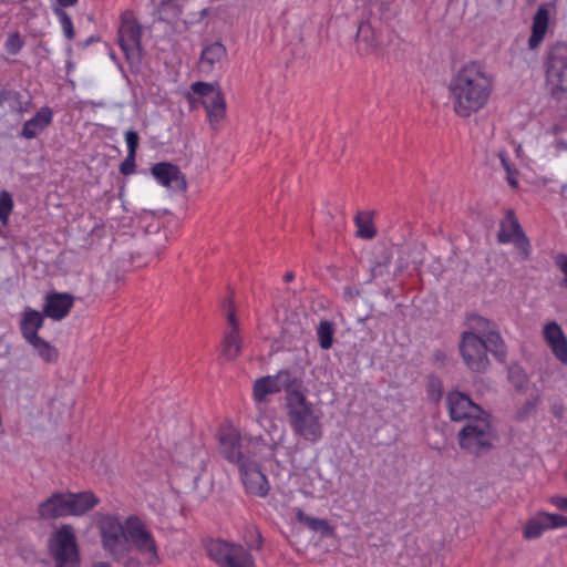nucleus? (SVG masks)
<instances>
[{
    "label": "nucleus",
    "instance_id": "nucleus-1",
    "mask_svg": "<svg viewBox=\"0 0 567 567\" xmlns=\"http://www.w3.org/2000/svg\"><path fill=\"white\" fill-rule=\"evenodd\" d=\"M494 76L483 63L472 60L464 63L451 78L449 85L453 109L460 117H470L483 109L493 92Z\"/></svg>",
    "mask_w": 567,
    "mask_h": 567
},
{
    "label": "nucleus",
    "instance_id": "nucleus-2",
    "mask_svg": "<svg viewBox=\"0 0 567 567\" xmlns=\"http://www.w3.org/2000/svg\"><path fill=\"white\" fill-rule=\"evenodd\" d=\"M302 369L292 367L279 370L275 375H265L254 382L252 396L257 403L266 401L269 394L285 392V408L301 403L307 398Z\"/></svg>",
    "mask_w": 567,
    "mask_h": 567
},
{
    "label": "nucleus",
    "instance_id": "nucleus-3",
    "mask_svg": "<svg viewBox=\"0 0 567 567\" xmlns=\"http://www.w3.org/2000/svg\"><path fill=\"white\" fill-rule=\"evenodd\" d=\"M491 413L471 417L457 433L460 449L474 457H482L496 447L498 436L491 423Z\"/></svg>",
    "mask_w": 567,
    "mask_h": 567
},
{
    "label": "nucleus",
    "instance_id": "nucleus-4",
    "mask_svg": "<svg viewBox=\"0 0 567 567\" xmlns=\"http://www.w3.org/2000/svg\"><path fill=\"white\" fill-rule=\"evenodd\" d=\"M217 439L219 454L237 467L249 458L257 457L262 447L267 446L261 435L241 436L240 431L234 426L220 427Z\"/></svg>",
    "mask_w": 567,
    "mask_h": 567
},
{
    "label": "nucleus",
    "instance_id": "nucleus-5",
    "mask_svg": "<svg viewBox=\"0 0 567 567\" xmlns=\"http://www.w3.org/2000/svg\"><path fill=\"white\" fill-rule=\"evenodd\" d=\"M143 28L133 10H125L120 17L117 43L125 55L130 71L138 74L142 71L144 49L142 45Z\"/></svg>",
    "mask_w": 567,
    "mask_h": 567
},
{
    "label": "nucleus",
    "instance_id": "nucleus-6",
    "mask_svg": "<svg viewBox=\"0 0 567 567\" xmlns=\"http://www.w3.org/2000/svg\"><path fill=\"white\" fill-rule=\"evenodd\" d=\"M543 69L550 96L561 101L567 93V42L557 40L547 47Z\"/></svg>",
    "mask_w": 567,
    "mask_h": 567
},
{
    "label": "nucleus",
    "instance_id": "nucleus-7",
    "mask_svg": "<svg viewBox=\"0 0 567 567\" xmlns=\"http://www.w3.org/2000/svg\"><path fill=\"white\" fill-rule=\"evenodd\" d=\"M47 547L55 567H80V547L72 525L64 524L55 529L48 538Z\"/></svg>",
    "mask_w": 567,
    "mask_h": 567
},
{
    "label": "nucleus",
    "instance_id": "nucleus-8",
    "mask_svg": "<svg viewBox=\"0 0 567 567\" xmlns=\"http://www.w3.org/2000/svg\"><path fill=\"white\" fill-rule=\"evenodd\" d=\"M286 413L293 433L310 443H317L323 435L320 416L313 404L306 398L301 403L286 406Z\"/></svg>",
    "mask_w": 567,
    "mask_h": 567
},
{
    "label": "nucleus",
    "instance_id": "nucleus-9",
    "mask_svg": "<svg viewBox=\"0 0 567 567\" xmlns=\"http://www.w3.org/2000/svg\"><path fill=\"white\" fill-rule=\"evenodd\" d=\"M126 532L131 549L135 548L144 558L145 565L156 567L162 564L157 544L146 525L137 515L126 518Z\"/></svg>",
    "mask_w": 567,
    "mask_h": 567
},
{
    "label": "nucleus",
    "instance_id": "nucleus-10",
    "mask_svg": "<svg viewBox=\"0 0 567 567\" xmlns=\"http://www.w3.org/2000/svg\"><path fill=\"white\" fill-rule=\"evenodd\" d=\"M458 351L464 364L474 373H486L491 361L486 352V344L481 336L473 331H463L458 342Z\"/></svg>",
    "mask_w": 567,
    "mask_h": 567
},
{
    "label": "nucleus",
    "instance_id": "nucleus-11",
    "mask_svg": "<svg viewBox=\"0 0 567 567\" xmlns=\"http://www.w3.org/2000/svg\"><path fill=\"white\" fill-rule=\"evenodd\" d=\"M499 244L513 243L519 250L522 258L528 260L530 257V241L524 233L514 209H507L505 217L501 220L497 233Z\"/></svg>",
    "mask_w": 567,
    "mask_h": 567
},
{
    "label": "nucleus",
    "instance_id": "nucleus-12",
    "mask_svg": "<svg viewBox=\"0 0 567 567\" xmlns=\"http://www.w3.org/2000/svg\"><path fill=\"white\" fill-rule=\"evenodd\" d=\"M446 405L450 419L453 422L471 421L476 414L488 413L481 405L475 403L467 393L452 390L446 394Z\"/></svg>",
    "mask_w": 567,
    "mask_h": 567
},
{
    "label": "nucleus",
    "instance_id": "nucleus-13",
    "mask_svg": "<svg viewBox=\"0 0 567 567\" xmlns=\"http://www.w3.org/2000/svg\"><path fill=\"white\" fill-rule=\"evenodd\" d=\"M238 471L248 494L259 497H266L269 494L270 485L268 478L261 471V466L256 461V457H251L243 463Z\"/></svg>",
    "mask_w": 567,
    "mask_h": 567
},
{
    "label": "nucleus",
    "instance_id": "nucleus-14",
    "mask_svg": "<svg viewBox=\"0 0 567 567\" xmlns=\"http://www.w3.org/2000/svg\"><path fill=\"white\" fill-rule=\"evenodd\" d=\"M153 177L164 187L178 192L187 189V181L181 168L171 162L155 163L151 167Z\"/></svg>",
    "mask_w": 567,
    "mask_h": 567
},
{
    "label": "nucleus",
    "instance_id": "nucleus-15",
    "mask_svg": "<svg viewBox=\"0 0 567 567\" xmlns=\"http://www.w3.org/2000/svg\"><path fill=\"white\" fill-rule=\"evenodd\" d=\"M37 513L42 519H58L71 516L66 492H54L38 505Z\"/></svg>",
    "mask_w": 567,
    "mask_h": 567
},
{
    "label": "nucleus",
    "instance_id": "nucleus-16",
    "mask_svg": "<svg viewBox=\"0 0 567 567\" xmlns=\"http://www.w3.org/2000/svg\"><path fill=\"white\" fill-rule=\"evenodd\" d=\"M74 298L68 292H50L45 296L42 312L53 320L64 319L73 307Z\"/></svg>",
    "mask_w": 567,
    "mask_h": 567
},
{
    "label": "nucleus",
    "instance_id": "nucleus-17",
    "mask_svg": "<svg viewBox=\"0 0 567 567\" xmlns=\"http://www.w3.org/2000/svg\"><path fill=\"white\" fill-rule=\"evenodd\" d=\"M551 7H555L554 2L542 3L533 17L532 32L528 39V48L530 50H536L545 39Z\"/></svg>",
    "mask_w": 567,
    "mask_h": 567
},
{
    "label": "nucleus",
    "instance_id": "nucleus-18",
    "mask_svg": "<svg viewBox=\"0 0 567 567\" xmlns=\"http://www.w3.org/2000/svg\"><path fill=\"white\" fill-rule=\"evenodd\" d=\"M44 318L43 312L32 309L31 307H24L19 328L21 336L28 343L40 338L38 332L44 324Z\"/></svg>",
    "mask_w": 567,
    "mask_h": 567
},
{
    "label": "nucleus",
    "instance_id": "nucleus-19",
    "mask_svg": "<svg viewBox=\"0 0 567 567\" xmlns=\"http://www.w3.org/2000/svg\"><path fill=\"white\" fill-rule=\"evenodd\" d=\"M71 516L80 517L92 511L100 504V498L92 491H66Z\"/></svg>",
    "mask_w": 567,
    "mask_h": 567
},
{
    "label": "nucleus",
    "instance_id": "nucleus-20",
    "mask_svg": "<svg viewBox=\"0 0 567 567\" xmlns=\"http://www.w3.org/2000/svg\"><path fill=\"white\" fill-rule=\"evenodd\" d=\"M102 548L113 561L123 560L131 553L126 528L101 540Z\"/></svg>",
    "mask_w": 567,
    "mask_h": 567
},
{
    "label": "nucleus",
    "instance_id": "nucleus-21",
    "mask_svg": "<svg viewBox=\"0 0 567 567\" xmlns=\"http://www.w3.org/2000/svg\"><path fill=\"white\" fill-rule=\"evenodd\" d=\"M544 336L555 357L567 364V338L561 327L556 322H549L544 328Z\"/></svg>",
    "mask_w": 567,
    "mask_h": 567
},
{
    "label": "nucleus",
    "instance_id": "nucleus-22",
    "mask_svg": "<svg viewBox=\"0 0 567 567\" xmlns=\"http://www.w3.org/2000/svg\"><path fill=\"white\" fill-rule=\"evenodd\" d=\"M355 41L358 51L361 54H370L374 52L382 43L380 34L369 20L362 21L357 31Z\"/></svg>",
    "mask_w": 567,
    "mask_h": 567
},
{
    "label": "nucleus",
    "instance_id": "nucleus-23",
    "mask_svg": "<svg viewBox=\"0 0 567 567\" xmlns=\"http://www.w3.org/2000/svg\"><path fill=\"white\" fill-rule=\"evenodd\" d=\"M53 118V111L49 106L41 107L33 117L28 120L20 132V136L31 140L37 137L44 128H47Z\"/></svg>",
    "mask_w": 567,
    "mask_h": 567
},
{
    "label": "nucleus",
    "instance_id": "nucleus-24",
    "mask_svg": "<svg viewBox=\"0 0 567 567\" xmlns=\"http://www.w3.org/2000/svg\"><path fill=\"white\" fill-rule=\"evenodd\" d=\"M202 106L207 112V118L212 127L225 117L226 115V100L223 91L218 86L214 93L200 101Z\"/></svg>",
    "mask_w": 567,
    "mask_h": 567
},
{
    "label": "nucleus",
    "instance_id": "nucleus-25",
    "mask_svg": "<svg viewBox=\"0 0 567 567\" xmlns=\"http://www.w3.org/2000/svg\"><path fill=\"white\" fill-rule=\"evenodd\" d=\"M226 47L219 41H215L205 45L202 50L198 61L199 70L204 73L212 72L215 68V64L219 63L221 59L226 56Z\"/></svg>",
    "mask_w": 567,
    "mask_h": 567
},
{
    "label": "nucleus",
    "instance_id": "nucleus-26",
    "mask_svg": "<svg viewBox=\"0 0 567 567\" xmlns=\"http://www.w3.org/2000/svg\"><path fill=\"white\" fill-rule=\"evenodd\" d=\"M235 546L236 545H230L220 539H210L205 544V549L212 560H214L220 567H225L228 560H231Z\"/></svg>",
    "mask_w": 567,
    "mask_h": 567
},
{
    "label": "nucleus",
    "instance_id": "nucleus-27",
    "mask_svg": "<svg viewBox=\"0 0 567 567\" xmlns=\"http://www.w3.org/2000/svg\"><path fill=\"white\" fill-rule=\"evenodd\" d=\"M486 344V352L499 362L506 363L507 360V346L497 329L488 331L486 336H481Z\"/></svg>",
    "mask_w": 567,
    "mask_h": 567
},
{
    "label": "nucleus",
    "instance_id": "nucleus-28",
    "mask_svg": "<svg viewBox=\"0 0 567 567\" xmlns=\"http://www.w3.org/2000/svg\"><path fill=\"white\" fill-rule=\"evenodd\" d=\"M296 519L312 532L320 533L322 537H331L334 534V527L327 519L309 516L300 508L296 509Z\"/></svg>",
    "mask_w": 567,
    "mask_h": 567
},
{
    "label": "nucleus",
    "instance_id": "nucleus-29",
    "mask_svg": "<svg viewBox=\"0 0 567 567\" xmlns=\"http://www.w3.org/2000/svg\"><path fill=\"white\" fill-rule=\"evenodd\" d=\"M546 530L549 528L545 519V511H539L527 519L523 528V537L528 540L538 539Z\"/></svg>",
    "mask_w": 567,
    "mask_h": 567
},
{
    "label": "nucleus",
    "instance_id": "nucleus-30",
    "mask_svg": "<svg viewBox=\"0 0 567 567\" xmlns=\"http://www.w3.org/2000/svg\"><path fill=\"white\" fill-rule=\"evenodd\" d=\"M96 527L99 529L100 538L103 540L111 535H115L125 529V524L123 525L116 515L100 514Z\"/></svg>",
    "mask_w": 567,
    "mask_h": 567
},
{
    "label": "nucleus",
    "instance_id": "nucleus-31",
    "mask_svg": "<svg viewBox=\"0 0 567 567\" xmlns=\"http://www.w3.org/2000/svg\"><path fill=\"white\" fill-rule=\"evenodd\" d=\"M243 340L240 333H224L221 341V354L228 361L236 360L241 352Z\"/></svg>",
    "mask_w": 567,
    "mask_h": 567
},
{
    "label": "nucleus",
    "instance_id": "nucleus-32",
    "mask_svg": "<svg viewBox=\"0 0 567 567\" xmlns=\"http://www.w3.org/2000/svg\"><path fill=\"white\" fill-rule=\"evenodd\" d=\"M507 380L517 393H525L529 382L525 369L518 363H513L507 368Z\"/></svg>",
    "mask_w": 567,
    "mask_h": 567
},
{
    "label": "nucleus",
    "instance_id": "nucleus-33",
    "mask_svg": "<svg viewBox=\"0 0 567 567\" xmlns=\"http://www.w3.org/2000/svg\"><path fill=\"white\" fill-rule=\"evenodd\" d=\"M354 224L358 228L357 235L359 237L372 239L377 236V229L372 220V213H358L354 217Z\"/></svg>",
    "mask_w": 567,
    "mask_h": 567
},
{
    "label": "nucleus",
    "instance_id": "nucleus-34",
    "mask_svg": "<svg viewBox=\"0 0 567 567\" xmlns=\"http://www.w3.org/2000/svg\"><path fill=\"white\" fill-rule=\"evenodd\" d=\"M466 323L470 327L468 331H473L478 336H486L488 331L497 328L495 322L477 313H467Z\"/></svg>",
    "mask_w": 567,
    "mask_h": 567
},
{
    "label": "nucleus",
    "instance_id": "nucleus-35",
    "mask_svg": "<svg viewBox=\"0 0 567 567\" xmlns=\"http://www.w3.org/2000/svg\"><path fill=\"white\" fill-rule=\"evenodd\" d=\"M29 344L35 349L38 355L45 363H55L59 360V350L43 338L40 337Z\"/></svg>",
    "mask_w": 567,
    "mask_h": 567
},
{
    "label": "nucleus",
    "instance_id": "nucleus-36",
    "mask_svg": "<svg viewBox=\"0 0 567 567\" xmlns=\"http://www.w3.org/2000/svg\"><path fill=\"white\" fill-rule=\"evenodd\" d=\"M334 323L329 320H321L317 327V337L319 347L322 350H329L334 342Z\"/></svg>",
    "mask_w": 567,
    "mask_h": 567
},
{
    "label": "nucleus",
    "instance_id": "nucleus-37",
    "mask_svg": "<svg viewBox=\"0 0 567 567\" xmlns=\"http://www.w3.org/2000/svg\"><path fill=\"white\" fill-rule=\"evenodd\" d=\"M540 402H542V396L538 392L536 394L530 395V398H528L524 402V404L516 410L515 416H514L515 420L517 422H523V421H526L527 419H529L530 416L535 415Z\"/></svg>",
    "mask_w": 567,
    "mask_h": 567
},
{
    "label": "nucleus",
    "instance_id": "nucleus-38",
    "mask_svg": "<svg viewBox=\"0 0 567 567\" xmlns=\"http://www.w3.org/2000/svg\"><path fill=\"white\" fill-rule=\"evenodd\" d=\"M225 567H255V559L241 545L235 546V551L231 555V560Z\"/></svg>",
    "mask_w": 567,
    "mask_h": 567
},
{
    "label": "nucleus",
    "instance_id": "nucleus-39",
    "mask_svg": "<svg viewBox=\"0 0 567 567\" xmlns=\"http://www.w3.org/2000/svg\"><path fill=\"white\" fill-rule=\"evenodd\" d=\"M426 396L433 403H439L443 396V383L439 375L431 373L426 380Z\"/></svg>",
    "mask_w": 567,
    "mask_h": 567
},
{
    "label": "nucleus",
    "instance_id": "nucleus-40",
    "mask_svg": "<svg viewBox=\"0 0 567 567\" xmlns=\"http://www.w3.org/2000/svg\"><path fill=\"white\" fill-rule=\"evenodd\" d=\"M16 553L27 564L35 565L38 563H47L44 559H40L34 545L30 543H19L16 546Z\"/></svg>",
    "mask_w": 567,
    "mask_h": 567
},
{
    "label": "nucleus",
    "instance_id": "nucleus-41",
    "mask_svg": "<svg viewBox=\"0 0 567 567\" xmlns=\"http://www.w3.org/2000/svg\"><path fill=\"white\" fill-rule=\"evenodd\" d=\"M53 13L59 18L64 37L71 41L75 38V30L70 14L60 7H52Z\"/></svg>",
    "mask_w": 567,
    "mask_h": 567
},
{
    "label": "nucleus",
    "instance_id": "nucleus-42",
    "mask_svg": "<svg viewBox=\"0 0 567 567\" xmlns=\"http://www.w3.org/2000/svg\"><path fill=\"white\" fill-rule=\"evenodd\" d=\"M245 544L249 550H260L264 544L261 532L256 526H250L245 530Z\"/></svg>",
    "mask_w": 567,
    "mask_h": 567
},
{
    "label": "nucleus",
    "instance_id": "nucleus-43",
    "mask_svg": "<svg viewBox=\"0 0 567 567\" xmlns=\"http://www.w3.org/2000/svg\"><path fill=\"white\" fill-rule=\"evenodd\" d=\"M13 206L14 203L12 195L8 190L2 189L0 192V221L3 225L8 224L9 217L13 210Z\"/></svg>",
    "mask_w": 567,
    "mask_h": 567
},
{
    "label": "nucleus",
    "instance_id": "nucleus-44",
    "mask_svg": "<svg viewBox=\"0 0 567 567\" xmlns=\"http://www.w3.org/2000/svg\"><path fill=\"white\" fill-rule=\"evenodd\" d=\"M24 43H25L24 39L21 37V34L18 31H16L8 35V38L4 42V49L9 54L16 55L24 47Z\"/></svg>",
    "mask_w": 567,
    "mask_h": 567
},
{
    "label": "nucleus",
    "instance_id": "nucleus-45",
    "mask_svg": "<svg viewBox=\"0 0 567 567\" xmlns=\"http://www.w3.org/2000/svg\"><path fill=\"white\" fill-rule=\"evenodd\" d=\"M219 84L217 82L215 83H208V82H202L197 81L194 82L190 85L193 94L197 95L202 101L203 99L209 96V93H214L215 89H217Z\"/></svg>",
    "mask_w": 567,
    "mask_h": 567
},
{
    "label": "nucleus",
    "instance_id": "nucleus-46",
    "mask_svg": "<svg viewBox=\"0 0 567 567\" xmlns=\"http://www.w3.org/2000/svg\"><path fill=\"white\" fill-rule=\"evenodd\" d=\"M545 519L547 520L549 529L567 527V516L561 514L545 512Z\"/></svg>",
    "mask_w": 567,
    "mask_h": 567
},
{
    "label": "nucleus",
    "instance_id": "nucleus-47",
    "mask_svg": "<svg viewBox=\"0 0 567 567\" xmlns=\"http://www.w3.org/2000/svg\"><path fill=\"white\" fill-rule=\"evenodd\" d=\"M550 413L558 420L561 421L565 414V404L560 396H551L548 400Z\"/></svg>",
    "mask_w": 567,
    "mask_h": 567
},
{
    "label": "nucleus",
    "instance_id": "nucleus-48",
    "mask_svg": "<svg viewBox=\"0 0 567 567\" xmlns=\"http://www.w3.org/2000/svg\"><path fill=\"white\" fill-rule=\"evenodd\" d=\"M555 266L564 274V278L559 282L560 288L567 289V255L559 252L554 257Z\"/></svg>",
    "mask_w": 567,
    "mask_h": 567
},
{
    "label": "nucleus",
    "instance_id": "nucleus-49",
    "mask_svg": "<svg viewBox=\"0 0 567 567\" xmlns=\"http://www.w3.org/2000/svg\"><path fill=\"white\" fill-rule=\"evenodd\" d=\"M125 141L127 145V154L136 155L138 145H140V136L136 131L128 130L125 132Z\"/></svg>",
    "mask_w": 567,
    "mask_h": 567
},
{
    "label": "nucleus",
    "instance_id": "nucleus-50",
    "mask_svg": "<svg viewBox=\"0 0 567 567\" xmlns=\"http://www.w3.org/2000/svg\"><path fill=\"white\" fill-rule=\"evenodd\" d=\"M136 155L134 154H127L125 159L120 164L118 171L122 175L128 176L136 171V163H135Z\"/></svg>",
    "mask_w": 567,
    "mask_h": 567
},
{
    "label": "nucleus",
    "instance_id": "nucleus-51",
    "mask_svg": "<svg viewBox=\"0 0 567 567\" xmlns=\"http://www.w3.org/2000/svg\"><path fill=\"white\" fill-rule=\"evenodd\" d=\"M501 161L503 164L504 169L507 173V182L512 187H517L518 182L515 177L517 175V169L513 167V165L509 163V161L505 156H501Z\"/></svg>",
    "mask_w": 567,
    "mask_h": 567
},
{
    "label": "nucleus",
    "instance_id": "nucleus-52",
    "mask_svg": "<svg viewBox=\"0 0 567 567\" xmlns=\"http://www.w3.org/2000/svg\"><path fill=\"white\" fill-rule=\"evenodd\" d=\"M225 317H226L228 326H229V329L226 332L239 333L240 332L239 320L237 318L236 310H230V311L226 312Z\"/></svg>",
    "mask_w": 567,
    "mask_h": 567
},
{
    "label": "nucleus",
    "instance_id": "nucleus-53",
    "mask_svg": "<svg viewBox=\"0 0 567 567\" xmlns=\"http://www.w3.org/2000/svg\"><path fill=\"white\" fill-rule=\"evenodd\" d=\"M432 362H433V364H435L440 369H443L449 363L447 354L442 349H435L433 354H432Z\"/></svg>",
    "mask_w": 567,
    "mask_h": 567
},
{
    "label": "nucleus",
    "instance_id": "nucleus-54",
    "mask_svg": "<svg viewBox=\"0 0 567 567\" xmlns=\"http://www.w3.org/2000/svg\"><path fill=\"white\" fill-rule=\"evenodd\" d=\"M228 292L229 295L225 297L220 303V307L225 310V313L230 310H236L234 291L230 289V287H228Z\"/></svg>",
    "mask_w": 567,
    "mask_h": 567
},
{
    "label": "nucleus",
    "instance_id": "nucleus-55",
    "mask_svg": "<svg viewBox=\"0 0 567 567\" xmlns=\"http://www.w3.org/2000/svg\"><path fill=\"white\" fill-rule=\"evenodd\" d=\"M549 502L557 509L567 513V496L554 495L549 498Z\"/></svg>",
    "mask_w": 567,
    "mask_h": 567
},
{
    "label": "nucleus",
    "instance_id": "nucleus-56",
    "mask_svg": "<svg viewBox=\"0 0 567 567\" xmlns=\"http://www.w3.org/2000/svg\"><path fill=\"white\" fill-rule=\"evenodd\" d=\"M102 40L101 35L100 34H92L90 35L87 39L83 40V41H78L76 42V47L82 49V50H85L87 47H90L91 44L93 43H97Z\"/></svg>",
    "mask_w": 567,
    "mask_h": 567
},
{
    "label": "nucleus",
    "instance_id": "nucleus-57",
    "mask_svg": "<svg viewBox=\"0 0 567 567\" xmlns=\"http://www.w3.org/2000/svg\"><path fill=\"white\" fill-rule=\"evenodd\" d=\"M18 97H20V94L16 91L6 89L0 90V105H2L6 101Z\"/></svg>",
    "mask_w": 567,
    "mask_h": 567
},
{
    "label": "nucleus",
    "instance_id": "nucleus-58",
    "mask_svg": "<svg viewBox=\"0 0 567 567\" xmlns=\"http://www.w3.org/2000/svg\"><path fill=\"white\" fill-rule=\"evenodd\" d=\"M391 261V256L388 255L384 257V260L382 262H378L373 268H372V274H373V277H377V276H382L383 275V271H382V268L383 267H386Z\"/></svg>",
    "mask_w": 567,
    "mask_h": 567
},
{
    "label": "nucleus",
    "instance_id": "nucleus-59",
    "mask_svg": "<svg viewBox=\"0 0 567 567\" xmlns=\"http://www.w3.org/2000/svg\"><path fill=\"white\" fill-rule=\"evenodd\" d=\"M124 559L123 567H144L137 557L130 556V554Z\"/></svg>",
    "mask_w": 567,
    "mask_h": 567
},
{
    "label": "nucleus",
    "instance_id": "nucleus-60",
    "mask_svg": "<svg viewBox=\"0 0 567 567\" xmlns=\"http://www.w3.org/2000/svg\"><path fill=\"white\" fill-rule=\"evenodd\" d=\"M186 100L189 104L190 110H196L202 105L200 101H199L200 99L195 96V94H193V93H187Z\"/></svg>",
    "mask_w": 567,
    "mask_h": 567
},
{
    "label": "nucleus",
    "instance_id": "nucleus-61",
    "mask_svg": "<svg viewBox=\"0 0 567 567\" xmlns=\"http://www.w3.org/2000/svg\"><path fill=\"white\" fill-rule=\"evenodd\" d=\"M79 0H56V4L54 7H60L65 9L68 7H73L78 3Z\"/></svg>",
    "mask_w": 567,
    "mask_h": 567
},
{
    "label": "nucleus",
    "instance_id": "nucleus-62",
    "mask_svg": "<svg viewBox=\"0 0 567 567\" xmlns=\"http://www.w3.org/2000/svg\"><path fill=\"white\" fill-rule=\"evenodd\" d=\"M295 278V274L292 271H287L285 275H284V281L285 282H290L292 281Z\"/></svg>",
    "mask_w": 567,
    "mask_h": 567
},
{
    "label": "nucleus",
    "instance_id": "nucleus-63",
    "mask_svg": "<svg viewBox=\"0 0 567 567\" xmlns=\"http://www.w3.org/2000/svg\"><path fill=\"white\" fill-rule=\"evenodd\" d=\"M124 280V277L122 275H120L118 272H115L114 274V282L116 285H118L120 282H122Z\"/></svg>",
    "mask_w": 567,
    "mask_h": 567
},
{
    "label": "nucleus",
    "instance_id": "nucleus-64",
    "mask_svg": "<svg viewBox=\"0 0 567 567\" xmlns=\"http://www.w3.org/2000/svg\"><path fill=\"white\" fill-rule=\"evenodd\" d=\"M93 567H112L110 563H106V561H100V563H95L93 565Z\"/></svg>",
    "mask_w": 567,
    "mask_h": 567
}]
</instances>
